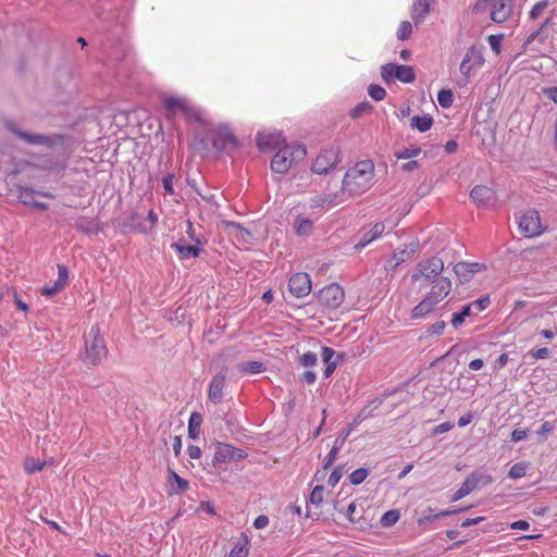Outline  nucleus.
Segmentation results:
<instances>
[{
	"label": "nucleus",
	"mask_w": 557,
	"mask_h": 557,
	"mask_svg": "<svg viewBox=\"0 0 557 557\" xmlns=\"http://www.w3.org/2000/svg\"><path fill=\"white\" fill-rule=\"evenodd\" d=\"M412 34V25L409 21H403L397 29L396 37L398 40H407Z\"/></svg>",
	"instance_id": "a18cd8bd"
},
{
	"label": "nucleus",
	"mask_w": 557,
	"mask_h": 557,
	"mask_svg": "<svg viewBox=\"0 0 557 557\" xmlns=\"http://www.w3.org/2000/svg\"><path fill=\"white\" fill-rule=\"evenodd\" d=\"M417 247H418V245L416 243H411L410 251H408L407 249H401V250L395 251L393 253L391 260L386 261L385 269L392 270V269L396 268L398 264L405 262L409 258L410 253L416 251Z\"/></svg>",
	"instance_id": "bb28decb"
},
{
	"label": "nucleus",
	"mask_w": 557,
	"mask_h": 557,
	"mask_svg": "<svg viewBox=\"0 0 557 557\" xmlns=\"http://www.w3.org/2000/svg\"><path fill=\"white\" fill-rule=\"evenodd\" d=\"M548 4H549L548 0H541V1L536 2L530 10L529 17L531 20H536L543 13V11L548 7Z\"/></svg>",
	"instance_id": "5fc2aeb1"
},
{
	"label": "nucleus",
	"mask_w": 557,
	"mask_h": 557,
	"mask_svg": "<svg viewBox=\"0 0 557 557\" xmlns=\"http://www.w3.org/2000/svg\"><path fill=\"white\" fill-rule=\"evenodd\" d=\"M474 491V485L470 484L469 480L465 479L459 488L451 496L450 502L455 503L469 495Z\"/></svg>",
	"instance_id": "ea45409f"
},
{
	"label": "nucleus",
	"mask_w": 557,
	"mask_h": 557,
	"mask_svg": "<svg viewBox=\"0 0 557 557\" xmlns=\"http://www.w3.org/2000/svg\"><path fill=\"white\" fill-rule=\"evenodd\" d=\"M443 270V260L438 257H431L429 259L420 261L416 265L411 274V281L419 282L421 288L426 287L428 283L442 276Z\"/></svg>",
	"instance_id": "20e7f679"
},
{
	"label": "nucleus",
	"mask_w": 557,
	"mask_h": 557,
	"mask_svg": "<svg viewBox=\"0 0 557 557\" xmlns=\"http://www.w3.org/2000/svg\"><path fill=\"white\" fill-rule=\"evenodd\" d=\"M372 110V106L368 101H363L358 103L355 108L350 110V117L351 119H358L362 114L368 113Z\"/></svg>",
	"instance_id": "864d4df0"
},
{
	"label": "nucleus",
	"mask_w": 557,
	"mask_h": 557,
	"mask_svg": "<svg viewBox=\"0 0 557 557\" xmlns=\"http://www.w3.org/2000/svg\"><path fill=\"white\" fill-rule=\"evenodd\" d=\"M7 128L15 134L20 139L24 140L25 143L29 145H38V146H49L52 144L51 139L41 134H32L28 132H24L21 128L16 126V124L13 121H7L5 122Z\"/></svg>",
	"instance_id": "4468645a"
},
{
	"label": "nucleus",
	"mask_w": 557,
	"mask_h": 557,
	"mask_svg": "<svg viewBox=\"0 0 557 557\" xmlns=\"http://www.w3.org/2000/svg\"><path fill=\"white\" fill-rule=\"evenodd\" d=\"M421 152V148L418 147V146H411V147H408V148H404L403 150H399V151H396L395 152V157L400 160V159H411V158H414L417 156H419Z\"/></svg>",
	"instance_id": "de8ad7c7"
},
{
	"label": "nucleus",
	"mask_w": 557,
	"mask_h": 557,
	"mask_svg": "<svg viewBox=\"0 0 557 557\" xmlns=\"http://www.w3.org/2000/svg\"><path fill=\"white\" fill-rule=\"evenodd\" d=\"M213 445L214 454L212 458V465L215 468L221 463L237 462L244 460L248 456L244 449L237 448L231 444L215 441Z\"/></svg>",
	"instance_id": "6e6552de"
},
{
	"label": "nucleus",
	"mask_w": 557,
	"mask_h": 557,
	"mask_svg": "<svg viewBox=\"0 0 557 557\" xmlns=\"http://www.w3.org/2000/svg\"><path fill=\"white\" fill-rule=\"evenodd\" d=\"M168 474L169 479L173 480L176 484L175 488L171 486L168 491L170 496L178 495L189 488V482L186 479L180 476L171 467H168Z\"/></svg>",
	"instance_id": "cd10ccee"
},
{
	"label": "nucleus",
	"mask_w": 557,
	"mask_h": 557,
	"mask_svg": "<svg viewBox=\"0 0 557 557\" xmlns=\"http://www.w3.org/2000/svg\"><path fill=\"white\" fill-rule=\"evenodd\" d=\"M385 231V225L383 222H376L372 225V227L364 232L360 239L356 243L355 249L360 251L366 248L373 240L379 238Z\"/></svg>",
	"instance_id": "aec40b11"
},
{
	"label": "nucleus",
	"mask_w": 557,
	"mask_h": 557,
	"mask_svg": "<svg viewBox=\"0 0 557 557\" xmlns=\"http://www.w3.org/2000/svg\"><path fill=\"white\" fill-rule=\"evenodd\" d=\"M470 199L479 206H488L495 199V193L487 186L478 185L470 191Z\"/></svg>",
	"instance_id": "6ab92c4d"
},
{
	"label": "nucleus",
	"mask_w": 557,
	"mask_h": 557,
	"mask_svg": "<svg viewBox=\"0 0 557 557\" xmlns=\"http://www.w3.org/2000/svg\"><path fill=\"white\" fill-rule=\"evenodd\" d=\"M333 200L327 195H320L312 199V207H322L324 205L332 206Z\"/></svg>",
	"instance_id": "338daca9"
},
{
	"label": "nucleus",
	"mask_w": 557,
	"mask_h": 557,
	"mask_svg": "<svg viewBox=\"0 0 557 557\" xmlns=\"http://www.w3.org/2000/svg\"><path fill=\"white\" fill-rule=\"evenodd\" d=\"M69 281V270L64 264H58V278L55 282L65 287Z\"/></svg>",
	"instance_id": "bf43d9fd"
},
{
	"label": "nucleus",
	"mask_w": 557,
	"mask_h": 557,
	"mask_svg": "<svg viewBox=\"0 0 557 557\" xmlns=\"http://www.w3.org/2000/svg\"><path fill=\"white\" fill-rule=\"evenodd\" d=\"M37 195H40L42 197L51 198L52 195L49 193H38L37 190L30 188V187H18V199L22 203L26 206H32L35 203V198Z\"/></svg>",
	"instance_id": "7c9ffc66"
},
{
	"label": "nucleus",
	"mask_w": 557,
	"mask_h": 557,
	"mask_svg": "<svg viewBox=\"0 0 557 557\" xmlns=\"http://www.w3.org/2000/svg\"><path fill=\"white\" fill-rule=\"evenodd\" d=\"M318 356L314 352L307 351L300 356L299 362L302 367L309 368L317 364Z\"/></svg>",
	"instance_id": "6e6d98bb"
},
{
	"label": "nucleus",
	"mask_w": 557,
	"mask_h": 557,
	"mask_svg": "<svg viewBox=\"0 0 557 557\" xmlns=\"http://www.w3.org/2000/svg\"><path fill=\"white\" fill-rule=\"evenodd\" d=\"M483 49L484 48L482 46L479 47L473 45L467 50L459 67L466 83H469L473 71L483 66L485 61L483 57Z\"/></svg>",
	"instance_id": "9b49d317"
},
{
	"label": "nucleus",
	"mask_w": 557,
	"mask_h": 557,
	"mask_svg": "<svg viewBox=\"0 0 557 557\" xmlns=\"http://www.w3.org/2000/svg\"><path fill=\"white\" fill-rule=\"evenodd\" d=\"M368 94L374 101H382L386 97V90L376 84H371L368 87Z\"/></svg>",
	"instance_id": "603ef678"
},
{
	"label": "nucleus",
	"mask_w": 557,
	"mask_h": 557,
	"mask_svg": "<svg viewBox=\"0 0 557 557\" xmlns=\"http://www.w3.org/2000/svg\"><path fill=\"white\" fill-rule=\"evenodd\" d=\"M437 102L442 108H450L454 102V94L450 89H441L437 92Z\"/></svg>",
	"instance_id": "37998d69"
},
{
	"label": "nucleus",
	"mask_w": 557,
	"mask_h": 557,
	"mask_svg": "<svg viewBox=\"0 0 557 557\" xmlns=\"http://www.w3.org/2000/svg\"><path fill=\"white\" fill-rule=\"evenodd\" d=\"M249 540L245 534H242L239 540L234 543L227 557H247L248 556Z\"/></svg>",
	"instance_id": "f704fd0d"
},
{
	"label": "nucleus",
	"mask_w": 557,
	"mask_h": 557,
	"mask_svg": "<svg viewBox=\"0 0 557 557\" xmlns=\"http://www.w3.org/2000/svg\"><path fill=\"white\" fill-rule=\"evenodd\" d=\"M446 327L445 321H437L428 326L426 333L429 335H441Z\"/></svg>",
	"instance_id": "680f3d73"
},
{
	"label": "nucleus",
	"mask_w": 557,
	"mask_h": 557,
	"mask_svg": "<svg viewBox=\"0 0 557 557\" xmlns=\"http://www.w3.org/2000/svg\"><path fill=\"white\" fill-rule=\"evenodd\" d=\"M529 430L528 429H515L511 432L510 438L512 442H520L528 437Z\"/></svg>",
	"instance_id": "774afa93"
},
{
	"label": "nucleus",
	"mask_w": 557,
	"mask_h": 557,
	"mask_svg": "<svg viewBox=\"0 0 557 557\" xmlns=\"http://www.w3.org/2000/svg\"><path fill=\"white\" fill-rule=\"evenodd\" d=\"M75 228L87 235H95L101 231L100 221L88 216H79L75 222Z\"/></svg>",
	"instance_id": "5701e85b"
},
{
	"label": "nucleus",
	"mask_w": 557,
	"mask_h": 557,
	"mask_svg": "<svg viewBox=\"0 0 557 557\" xmlns=\"http://www.w3.org/2000/svg\"><path fill=\"white\" fill-rule=\"evenodd\" d=\"M226 373L221 371L216 373L210 381L208 386V399L218 405L223 399V389L225 386Z\"/></svg>",
	"instance_id": "a211bd4d"
},
{
	"label": "nucleus",
	"mask_w": 557,
	"mask_h": 557,
	"mask_svg": "<svg viewBox=\"0 0 557 557\" xmlns=\"http://www.w3.org/2000/svg\"><path fill=\"white\" fill-rule=\"evenodd\" d=\"M224 223L226 228L235 231V236L238 240L249 243L250 238L252 237V234L249 230L235 221H225Z\"/></svg>",
	"instance_id": "473e14b6"
},
{
	"label": "nucleus",
	"mask_w": 557,
	"mask_h": 557,
	"mask_svg": "<svg viewBox=\"0 0 557 557\" xmlns=\"http://www.w3.org/2000/svg\"><path fill=\"white\" fill-rule=\"evenodd\" d=\"M472 307L469 305H466L462 307V309L459 312H455L453 314L450 324L454 329H458L466 320V318L472 315Z\"/></svg>",
	"instance_id": "4c0bfd02"
},
{
	"label": "nucleus",
	"mask_w": 557,
	"mask_h": 557,
	"mask_svg": "<svg viewBox=\"0 0 557 557\" xmlns=\"http://www.w3.org/2000/svg\"><path fill=\"white\" fill-rule=\"evenodd\" d=\"M46 462L38 459H27L24 463V469L27 474L39 472L44 469Z\"/></svg>",
	"instance_id": "8fccbe9b"
},
{
	"label": "nucleus",
	"mask_w": 557,
	"mask_h": 557,
	"mask_svg": "<svg viewBox=\"0 0 557 557\" xmlns=\"http://www.w3.org/2000/svg\"><path fill=\"white\" fill-rule=\"evenodd\" d=\"M85 349L79 354V358L88 367H95L107 358L108 348L104 339L100 336L98 325H92L84 337Z\"/></svg>",
	"instance_id": "f03ea898"
},
{
	"label": "nucleus",
	"mask_w": 557,
	"mask_h": 557,
	"mask_svg": "<svg viewBox=\"0 0 557 557\" xmlns=\"http://www.w3.org/2000/svg\"><path fill=\"white\" fill-rule=\"evenodd\" d=\"M347 440V432H341L339 435L335 438L333 447L329 451L327 456L325 457L324 463H323V470L329 469L335 461L338 451L344 446L345 442Z\"/></svg>",
	"instance_id": "a878e982"
},
{
	"label": "nucleus",
	"mask_w": 557,
	"mask_h": 557,
	"mask_svg": "<svg viewBox=\"0 0 557 557\" xmlns=\"http://www.w3.org/2000/svg\"><path fill=\"white\" fill-rule=\"evenodd\" d=\"M433 125V117L429 114L414 115L410 120L411 128H416L421 133L429 131Z\"/></svg>",
	"instance_id": "72a5a7b5"
},
{
	"label": "nucleus",
	"mask_w": 557,
	"mask_h": 557,
	"mask_svg": "<svg viewBox=\"0 0 557 557\" xmlns=\"http://www.w3.org/2000/svg\"><path fill=\"white\" fill-rule=\"evenodd\" d=\"M468 305L472 307V312L476 314L485 310L491 305V299L488 295H485Z\"/></svg>",
	"instance_id": "49530a36"
},
{
	"label": "nucleus",
	"mask_w": 557,
	"mask_h": 557,
	"mask_svg": "<svg viewBox=\"0 0 557 557\" xmlns=\"http://www.w3.org/2000/svg\"><path fill=\"white\" fill-rule=\"evenodd\" d=\"M368 475L369 469L363 467L358 468L349 474V482L351 485H359L367 479Z\"/></svg>",
	"instance_id": "c03bdc74"
},
{
	"label": "nucleus",
	"mask_w": 557,
	"mask_h": 557,
	"mask_svg": "<svg viewBox=\"0 0 557 557\" xmlns=\"http://www.w3.org/2000/svg\"><path fill=\"white\" fill-rule=\"evenodd\" d=\"M256 143L260 150L277 149L286 145L281 132H260L257 134Z\"/></svg>",
	"instance_id": "2eb2a0df"
},
{
	"label": "nucleus",
	"mask_w": 557,
	"mask_h": 557,
	"mask_svg": "<svg viewBox=\"0 0 557 557\" xmlns=\"http://www.w3.org/2000/svg\"><path fill=\"white\" fill-rule=\"evenodd\" d=\"M237 369L242 373L259 374L265 371V366L261 361L251 360L238 364Z\"/></svg>",
	"instance_id": "e433bc0d"
},
{
	"label": "nucleus",
	"mask_w": 557,
	"mask_h": 557,
	"mask_svg": "<svg viewBox=\"0 0 557 557\" xmlns=\"http://www.w3.org/2000/svg\"><path fill=\"white\" fill-rule=\"evenodd\" d=\"M174 174L173 173H168L163 178H162V185H163V189L165 191V194L168 195H173L174 194V188H173V181H174Z\"/></svg>",
	"instance_id": "e2e57ef3"
},
{
	"label": "nucleus",
	"mask_w": 557,
	"mask_h": 557,
	"mask_svg": "<svg viewBox=\"0 0 557 557\" xmlns=\"http://www.w3.org/2000/svg\"><path fill=\"white\" fill-rule=\"evenodd\" d=\"M294 230L297 236H309L313 232V221L299 214L295 219Z\"/></svg>",
	"instance_id": "c756f323"
},
{
	"label": "nucleus",
	"mask_w": 557,
	"mask_h": 557,
	"mask_svg": "<svg viewBox=\"0 0 557 557\" xmlns=\"http://www.w3.org/2000/svg\"><path fill=\"white\" fill-rule=\"evenodd\" d=\"M502 39H503V35H502V34H498V35H491V36H488V38H487L491 49H492L496 54H498V53L500 52V42H502Z\"/></svg>",
	"instance_id": "0e129e2a"
},
{
	"label": "nucleus",
	"mask_w": 557,
	"mask_h": 557,
	"mask_svg": "<svg viewBox=\"0 0 557 557\" xmlns=\"http://www.w3.org/2000/svg\"><path fill=\"white\" fill-rule=\"evenodd\" d=\"M288 289L297 298L309 295L311 292L310 275L305 272L295 273L288 281Z\"/></svg>",
	"instance_id": "ddd939ff"
},
{
	"label": "nucleus",
	"mask_w": 557,
	"mask_h": 557,
	"mask_svg": "<svg viewBox=\"0 0 557 557\" xmlns=\"http://www.w3.org/2000/svg\"><path fill=\"white\" fill-rule=\"evenodd\" d=\"M431 0H413L411 18L414 25L421 24L430 13Z\"/></svg>",
	"instance_id": "b1692460"
},
{
	"label": "nucleus",
	"mask_w": 557,
	"mask_h": 557,
	"mask_svg": "<svg viewBox=\"0 0 557 557\" xmlns=\"http://www.w3.org/2000/svg\"><path fill=\"white\" fill-rule=\"evenodd\" d=\"M374 164L371 160L357 162L343 178V193L355 197L366 193L372 185Z\"/></svg>",
	"instance_id": "f257e3e1"
},
{
	"label": "nucleus",
	"mask_w": 557,
	"mask_h": 557,
	"mask_svg": "<svg viewBox=\"0 0 557 557\" xmlns=\"http://www.w3.org/2000/svg\"><path fill=\"white\" fill-rule=\"evenodd\" d=\"M513 0H478L473 5L474 12H483L491 4V20L495 23H504L512 13Z\"/></svg>",
	"instance_id": "39448f33"
},
{
	"label": "nucleus",
	"mask_w": 557,
	"mask_h": 557,
	"mask_svg": "<svg viewBox=\"0 0 557 557\" xmlns=\"http://www.w3.org/2000/svg\"><path fill=\"white\" fill-rule=\"evenodd\" d=\"M400 518V513L397 509H391L383 513L380 523L383 528H389L394 525Z\"/></svg>",
	"instance_id": "58836bf2"
},
{
	"label": "nucleus",
	"mask_w": 557,
	"mask_h": 557,
	"mask_svg": "<svg viewBox=\"0 0 557 557\" xmlns=\"http://www.w3.org/2000/svg\"><path fill=\"white\" fill-rule=\"evenodd\" d=\"M519 230L525 237H535L543 233L541 218L537 211L530 210L522 214Z\"/></svg>",
	"instance_id": "f8f14e48"
},
{
	"label": "nucleus",
	"mask_w": 557,
	"mask_h": 557,
	"mask_svg": "<svg viewBox=\"0 0 557 557\" xmlns=\"http://www.w3.org/2000/svg\"><path fill=\"white\" fill-rule=\"evenodd\" d=\"M69 281V270L64 264H58V278L55 282L65 287Z\"/></svg>",
	"instance_id": "052dcab7"
},
{
	"label": "nucleus",
	"mask_w": 557,
	"mask_h": 557,
	"mask_svg": "<svg viewBox=\"0 0 557 557\" xmlns=\"http://www.w3.org/2000/svg\"><path fill=\"white\" fill-rule=\"evenodd\" d=\"M485 269V264L479 262H458L454 265V272L460 284H466L471 281L473 275Z\"/></svg>",
	"instance_id": "dca6fc26"
},
{
	"label": "nucleus",
	"mask_w": 557,
	"mask_h": 557,
	"mask_svg": "<svg viewBox=\"0 0 557 557\" xmlns=\"http://www.w3.org/2000/svg\"><path fill=\"white\" fill-rule=\"evenodd\" d=\"M321 350L322 360L325 364H329L330 361H337V359H334L336 351L333 348L323 346Z\"/></svg>",
	"instance_id": "69168bd1"
},
{
	"label": "nucleus",
	"mask_w": 557,
	"mask_h": 557,
	"mask_svg": "<svg viewBox=\"0 0 557 557\" xmlns=\"http://www.w3.org/2000/svg\"><path fill=\"white\" fill-rule=\"evenodd\" d=\"M188 101L184 98L168 97L163 100V107L169 114L181 112L183 114Z\"/></svg>",
	"instance_id": "2f4dec72"
},
{
	"label": "nucleus",
	"mask_w": 557,
	"mask_h": 557,
	"mask_svg": "<svg viewBox=\"0 0 557 557\" xmlns=\"http://www.w3.org/2000/svg\"><path fill=\"white\" fill-rule=\"evenodd\" d=\"M341 149L338 146H330L322 150L312 163L311 170L317 174H326L341 162Z\"/></svg>",
	"instance_id": "1a4fd4ad"
},
{
	"label": "nucleus",
	"mask_w": 557,
	"mask_h": 557,
	"mask_svg": "<svg viewBox=\"0 0 557 557\" xmlns=\"http://www.w3.org/2000/svg\"><path fill=\"white\" fill-rule=\"evenodd\" d=\"M202 423V416L199 412H191L189 420H188V436L193 440H196L199 437L200 434V426Z\"/></svg>",
	"instance_id": "c9c22d12"
},
{
	"label": "nucleus",
	"mask_w": 557,
	"mask_h": 557,
	"mask_svg": "<svg viewBox=\"0 0 557 557\" xmlns=\"http://www.w3.org/2000/svg\"><path fill=\"white\" fill-rule=\"evenodd\" d=\"M527 469H528V462H524V461L516 462L509 469L508 478H510L512 480L523 478L527 474Z\"/></svg>",
	"instance_id": "a19ab883"
},
{
	"label": "nucleus",
	"mask_w": 557,
	"mask_h": 557,
	"mask_svg": "<svg viewBox=\"0 0 557 557\" xmlns=\"http://www.w3.org/2000/svg\"><path fill=\"white\" fill-rule=\"evenodd\" d=\"M467 509H468V507L457 508V509H445V510H442V511L435 513L433 508L428 507L424 510L423 515L418 519V524L420 527H422V525L431 523L440 518L448 517V516L465 511Z\"/></svg>",
	"instance_id": "4be33fe9"
},
{
	"label": "nucleus",
	"mask_w": 557,
	"mask_h": 557,
	"mask_svg": "<svg viewBox=\"0 0 557 557\" xmlns=\"http://www.w3.org/2000/svg\"><path fill=\"white\" fill-rule=\"evenodd\" d=\"M381 76L387 85L392 84L395 79L405 84L412 83L416 79V73L412 66L396 63L382 65Z\"/></svg>",
	"instance_id": "0eeeda50"
},
{
	"label": "nucleus",
	"mask_w": 557,
	"mask_h": 557,
	"mask_svg": "<svg viewBox=\"0 0 557 557\" xmlns=\"http://www.w3.org/2000/svg\"><path fill=\"white\" fill-rule=\"evenodd\" d=\"M437 302L430 299L426 295L424 298L412 308L410 317L413 320L426 318L436 307Z\"/></svg>",
	"instance_id": "393cba45"
},
{
	"label": "nucleus",
	"mask_w": 557,
	"mask_h": 557,
	"mask_svg": "<svg viewBox=\"0 0 557 557\" xmlns=\"http://www.w3.org/2000/svg\"><path fill=\"white\" fill-rule=\"evenodd\" d=\"M431 285L430 292L426 294L430 299H433L437 304L441 302L451 290V282L447 276H440L434 281L428 283Z\"/></svg>",
	"instance_id": "f3484780"
},
{
	"label": "nucleus",
	"mask_w": 557,
	"mask_h": 557,
	"mask_svg": "<svg viewBox=\"0 0 557 557\" xmlns=\"http://www.w3.org/2000/svg\"><path fill=\"white\" fill-rule=\"evenodd\" d=\"M202 245H188L185 239H180L171 245L181 259L198 258L202 251Z\"/></svg>",
	"instance_id": "412c9836"
},
{
	"label": "nucleus",
	"mask_w": 557,
	"mask_h": 557,
	"mask_svg": "<svg viewBox=\"0 0 557 557\" xmlns=\"http://www.w3.org/2000/svg\"><path fill=\"white\" fill-rule=\"evenodd\" d=\"M323 497H324V486L317 485L313 487V490L310 494L309 502H310V504L319 507L323 503Z\"/></svg>",
	"instance_id": "3c124183"
},
{
	"label": "nucleus",
	"mask_w": 557,
	"mask_h": 557,
	"mask_svg": "<svg viewBox=\"0 0 557 557\" xmlns=\"http://www.w3.org/2000/svg\"><path fill=\"white\" fill-rule=\"evenodd\" d=\"M371 416V412H367V409H362L352 420L350 424H348L345 429L342 430V432H347V437L350 435V433L366 419H368Z\"/></svg>",
	"instance_id": "79ce46f5"
},
{
	"label": "nucleus",
	"mask_w": 557,
	"mask_h": 557,
	"mask_svg": "<svg viewBox=\"0 0 557 557\" xmlns=\"http://www.w3.org/2000/svg\"><path fill=\"white\" fill-rule=\"evenodd\" d=\"M317 299L324 308L335 310L344 302L345 292L339 284L332 283L319 290Z\"/></svg>",
	"instance_id": "9d476101"
},
{
	"label": "nucleus",
	"mask_w": 557,
	"mask_h": 557,
	"mask_svg": "<svg viewBox=\"0 0 557 557\" xmlns=\"http://www.w3.org/2000/svg\"><path fill=\"white\" fill-rule=\"evenodd\" d=\"M307 154L305 145H284L277 148L276 153L271 160V170L278 174H285L292 168L294 162L302 160Z\"/></svg>",
	"instance_id": "7ed1b4c3"
},
{
	"label": "nucleus",
	"mask_w": 557,
	"mask_h": 557,
	"mask_svg": "<svg viewBox=\"0 0 557 557\" xmlns=\"http://www.w3.org/2000/svg\"><path fill=\"white\" fill-rule=\"evenodd\" d=\"M183 115L188 121H194V122H199V123L202 122L201 111L198 108L190 106L189 103H187L186 109L183 112Z\"/></svg>",
	"instance_id": "09e8293b"
},
{
	"label": "nucleus",
	"mask_w": 557,
	"mask_h": 557,
	"mask_svg": "<svg viewBox=\"0 0 557 557\" xmlns=\"http://www.w3.org/2000/svg\"><path fill=\"white\" fill-rule=\"evenodd\" d=\"M209 139L216 152L232 154L238 147V140L227 126H220L209 134Z\"/></svg>",
	"instance_id": "423d86ee"
},
{
	"label": "nucleus",
	"mask_w": 557,
	"mask_h": 557,
	"mask_svg": "<svg viewBox=\"0 0 557 557\" xmlns=\"http://www.w3.org/2000/svg\"><path fill=\"white\" fill-rule=\"evenodd\" d=\"M470 484L474 485V490L479 486H486L493 482V478L483 469H478L471 472L467 478Z\"/></svg>",
	"instance_id": "c85d7f7f"
},
{
	"label": "nucleus",
	"mask_w": 557,
	"mask_h": 557,
	"mask_svg": "<svg viewBox=\"0 0 557 557\" xmlns=\"http://www.w3.org/2000/svg\"><path fill=\"white\" fill-rule=\"evenodd\" d=\"M343 474H344V467L343 466L335 467L329 476L327 484L330 486L334 487L339 482Z\"/></svg>",
	"instance_id": "4d7b16f0"
},
{
	"label": "nucleus",
	"mask_w": 557,
	"mask_h": 557,
	"mask_svg": "<svg viewBox=\"0 0 557 557\" xmlns=\"http://www.w3.org/2000/svg\"><path fill=\"white\" fill-rule=\"evenodd\" d=\"M64 287L61 286L58 282H53L52 285H46L41 289V294L47 297L54 296L55 294L60 293Z\"/></svg>",
	"instance_id": "13d9d810"
}]
</instances>
